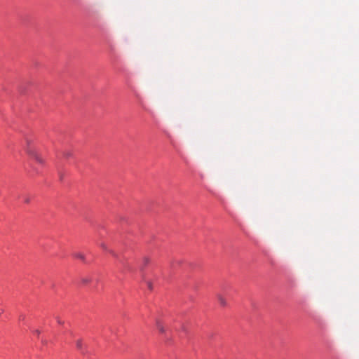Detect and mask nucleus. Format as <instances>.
Segmentation results:
<instances>
[{
  "label": "nucleus",
  "instance_id": "nucleus-1",
  "mask_svg": "<svg viewBox=\"0 0 359 359\" xmlns=\"http://www.w3.org/2000/svg\"><path fill=\"white\" fill-rule=\"evenodd\" d=\"M26 151L27 154L32 156L33 158L35 159L36 161H37L39 163H43L44 160L43 158L35 151V149L29 144V143H27V147L26 148Z\"/></svg>",
  "mask_w": 359,
  "mask_h": 359
},
{
  "label": "nucleus",
  "instance_id": "nucleus-2",
  "mask_svg": "<svg viewBox=\"0 0 359 359\" xmlns=\"http://www.w3.org/2000/svg\"><path fill=\"white\" fill-rule=\"evenodd\" d=\"M217 299L222 307H226L228 306V302L226 298L221 294L217 293L216 294Z\"/></svg>",
  "mask_w": 359,
  "mask_h": 359
},
{
  "label": "nucleus",
  "instance_id": "nucleus-3",
  "mask_svg": "<svg viewBox=\"0 0 359 359\" xmlns=\"http://www.w3.org/2000/svg\"><path fill=\"white\" fill-rule=\"evenodd\" d=\"M156 327L157 330L161 333H165V328L163 323L160 320H156Z\"/></svg>",
  "mask_w": 359,
  "mask_h": 359
},
{
  "label": "nucleus",
  "instance_id": "nucleus-4",
  "mask_svg": "<svg viewBox=\"0 0 359 359\" xmlns=\"http://www.w3.org/2000/svg\"><path fill=\"white\" fill-rule=\"evenodd\" d=\"M76 348L81 351V353L83 354L85 353L84 352V349H83V341L81 339H78L76 340Z\"/></svg>",
  "mask_w": 359,
  "mask_h": 359
},
{
  "label": "nucleus",
  "instance_id": "nucleus-5",
  "mask_svg": "<svg viewBox=\"0 0 359 359\" xmlns=\"http://www.w3.org/2000/svg\"><path fill=\"white\" fill-rule=\"evenodd\" d=\"M100 246L104 250H106V251H108L110 254H111L114 257H117V255L113 251V250H109L107 248V246L106 245V244L104 243H101L100 244Z\"/></svg>",
  "mask_w": 359,
  "mask_h": 359
},
{
  "label": "nucleus",
  "instance_id": "nucleus-6",
  "mask_svg": "<svg viewBox=\"0 0 359 359\" xmlns=\"http://www.w3.org/2000/svg\"><path fill=\"white\" fill-rule=\"evenodd\" d=\"M63 156L65 158H70L72 156V153L70 151H65L63 153Z\"/></svg>",
  "mask_w": 359,
  "mask_h": 359
},
{
  "label": "nucleus",
  "instance_id": "nucleus-7",
  "mask_svg": "<svg viewBox=\"0 0 359 359\" xmlns=\"http://www.w3.org/2000/svg\"><path fill=\"white\" fill-rule=\"evenodd\" d=\"M74 257L76 258L84 260V255L83 254H81V253H76V254L74 255Z\"/></svg>",
  "mask_w": 359,
  "mask_h": 359
},
{
  "label": "nucleus",
  "instance_id": "nucleus-8",
  "mask_svg": "<svg viewBox=\"0 0 359 359\" xmlns=\"http://www.w3.org/2000/svg\"><path fill=\"white\" fill-rule=\"evenodd\" d=\"M90 281V278H88V277L83 278L81 279V282H82L83 284H87V283H88Z\"/></svg>",
  "mask_w": 359,
  "mask_h": 359
},
{
  "label": "nucleus",
  "instance_id": "nucleus-9",
  "mask_svg": "<svg viewBox=\"0 0 359 359\" xmlns=\"http://www.w3.org/2000/svg\"><path fill=\"white\" fill-rule=\"evenodd\" d=\"M24 202H25V203H29L30 202V198H29V197H28V196H25V198H24Z\"/></svg>",
  "mask_w": 359,
  "mask_h": 359
},
{
  "label": "nucleus",
  "instance_id": "nucleus-10",
  "mask_svg": "<svg viewBox=\"0 0 359 359\" xmlns=\"http://www.w3.org/2000/svg\"><path fill=\"white\" fill-rule=\"evenodd\" d=\"M143 261H144V264L146 265V264H147L149 263V259L147 257H144Z\"/></svg>",
  "mask_w": 359,
  "mask_h": 359
},
{
  "label": "nucleus",
  "instance_id": "nucleus-11",
  "mask_svg": "<svg viewBox=\"0 0 359 359\" xmlns=\"http://www.w3.org/2000/svg\"><path fill=\"white\" fill-rule=\"evenodd\" d=\"M25 318V315H23V314L20 315V316H19V320H24Z\"/></svg>",
  "mask_w": 359,
  "mask_h": 359
},
{
  "label": "nucleus",
  "instance_id": "nucleus-12",
  "mask_svg": "<svg viewBox=\"0 0 359 359\" xmlns=\"http://www.w3.org/2000/svg\"><path fill=\"white\" fill-rule=\"evenodd\" d=\"M56 320H57V322L59 323V324H63L64 322L60 318H56Z\"/></svg>",
  "mask_w": 359,
  "mask_h": 359
},
{
  "label": "nucleus",
  "instance_id": "nucleus-13",
  "mask_svg": "<svg viewBox=\"0 0 359 359\" xmlns=\"http://www.w3.org/2000/svg\"><path fill=\"white\" fill-rule=\"evenodd\" d=\"M35 332V334H37V335H39V334H40V331H39V330H35V332Z\"/></svg>",
  "mask_w": 359,
  "mask_h": 359
},
{
  "label": "nucleus",
  "instance_id": "nucleus-14",
  "mask_svg": "<svg viewBox=\"0 0 359 359\" xmlns=\"http://www.w3.org/2000/svg\"><path fill=\"white\" fill-rule=\"evenodd\" d=\"M148 286H149V289L152 288L151 284L150 283H149Z\"/></svg>",
  "mask_w": 359,
  "mask_h": 359
},
{
  "label": "nucleus",
  "instance_id": "nucleus-15",
  "mask_svg": "<svg viewBox=\"0 0 359 359\" xmlns=\"http://www.w3.org/2000/svg\"><path fill=\"white\" fill-rule=\"evenodd\" d=\"M4 312V311L2 309H0V315H1V313Z\"/></svg>",
  "mask_w": 359,
  "mask_h": 359
}]
</instances>
